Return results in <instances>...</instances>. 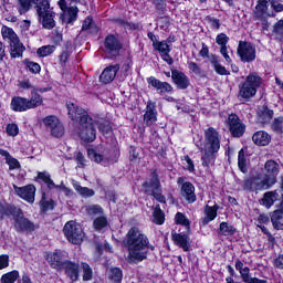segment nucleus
<instances>
[{"instance_id": "1a4fd4ad", "label": "nucleus", "mask_w": 283, "mask_h": 283, "mask_svg": "<svg viewBox=\"0 0 283 283\" xmlns=\"http://www.w3.org/2000/svg\"><path fill=\"white\" fill-rule=\"evenodd\" d=\"M123 50V43L118 36L109 34L104 40V52L111 56V59H116Z\"/></svg>"}, {"instance_id": "c9c22d12", "label": "nucleus", "mask_w": 283, "mask_h": 283, "mask_svg": "<svg viewBox=\"0 0 283 283\" xmlns=\"http://www.w3.org/2000/svg\"><path fill=\"white\" fill-rule=\"evenodd\" d=\"M108 279L114 283L123 282V270L120 268H112L108 272Z\"/></svg>"}, {"instance_id": "bb28decb", "label": "nucleus", "mask_w": 283, "mask_h": 283, "mask_svg": "<svg viewBox=\"0 0 283 283\" xmlns=\"http://www.w3.org/2000/svg\"><path fill=\"white\" fill-rule=\"evenodd\" d=\"M218 205H214L213 207L207 205L205 207V216L203 218H201V224L203 227H207V224H209V222H213L214 218H218Z\"/></svg>"}, {"instance_id": "b1692460", "label": "nucleus", "mask_w": 283, "mask_h": 283, "mask_svg": "<svg viewBox=\"0 0 283 283\" xmlns=\"http://www.w3.org/2000/svg\"><path fill=\"white\" fill-rule=\"evenodd\" d=\"M171 238L177 247H180L184 251H189L191 249V244L189 243V235L171 232Z\"/></svg>"}, {"instance_id": "f3484780", "label": "nucleus", "mask_w": 283, "mask_h": 283, "mask_svg": "<svg viewBox=\"0 0 283 283\" xmlns=\"http://www.w3.org/2000/svg\"><path fill=\"white\" fill-rule=\"evenodd\" d=\"M143 120L146 127H151V125H154L158 120L156 102H153L151 99L147 102Z\"/></svg>"}, {"instance_id": "864d4df0", "label": "nucleus", "mask_w": 283, "mask_h": 283, "mask_svg": "<svg viewBox=\"0 0 283 283\" xmlns=\"http://www.w3.org/2000/svg\"><path fill=\"white\" fill-rule=\"evenodd\" d=\"M175 219L177 224H181L182 227L189 228V219H187V217H185L182 212H178Z\"/></svg>"}, {"instance_id": "4468645a", "label": "nucleus", "mask_w": 283, "mask_h": 283, "mask_svg": "<svg viewBox=\"0 0 283 283\" xmlns=\"http://www.w3.org/2000/svg\"><path fill=\"white\" fill-rule=\"evenodd\" d=\"M237 52L243 63L255 61V46L249 42L240 41Z\"/></svg>"}, {"instance_id": "393cba45", "label": "nucleus", "mask_w": 283, "mask_h": 283, "mask_svg": "<svg viewBox=\"0 0 283 283\" xmlns=\"http://www.w3.org/2000/svg\"><path fill=\"white\" fill-rule=\"evenodd\" d=\"M11 109L13 112H28V109H30L28 98L21 97V96H14L11 99Z\"/></svg>"}, {"instance_id": "a211bd4d", "label": "nucleus", "mask_w": 283, "mask_h": 283, "mask_svg": "<svg viewBox=\"0 0 283 283\" xmlns=\"http://www.w3.org/2000/svg\"><path fill=\"white\" fill-rule=\"evenodd\" d=\"M66 109L71 120H78L81 124L83 122V118H90V115H87V112L85 109L78 107L72 102L66 103Z\"/></svg>"}, {"instance_id": "473e14b6", "label": "nucleus", "mask_w": 283, "mask_h": 283, "mask_svg": "<svg viewBox=\"0 0 283 283\" xmlns=\"http://www.w3.org/2000/svg\"><path fill=\"white\" fill-rule=\"evenodd\" d=\"M72 185H73L75 191H77V192L82 196V198H92V197H94L95 193H96V192L94 191V189H90V188H87V187H83V186H81V184H80L78 181H76V180H72Z\"/></svg>"}, {"instance_id": "2eb2a0df", "label": "nucleus", "mask_w": 283, "mask_h": 283, "mask_svg": "<svg viewBox=\"0 0 283 283\" xmlns=\"http://www.w3.org/2000/svg\"><path fill=\"white\" fill-rule=\"evenodd\" d=\"M266 175L263 179L268 182L270 187H273L277 182V174H280V164L275 160H268L264 165Z\"/></svg>"}, {"instance_id": "69168bd1", "label": "nucleus", "mask_w": 283, "mask_h": 283, "mask_svg": "<svg viewBox=\"0 0 283 283\" xmlns=\"http://www.w3.org/2000/svg\"><path fill=\"white\" fill-rule=\"evenodd\" d=\"M242 282H247L251 277V269L249 266L243 268L241 271H239Z\"/></svg>"}, {"instance_id": "20e7f679", "label": "nucleus", "mask_w": 283, "mask_h": 283, "mask_svg": "<svg viewBox=\"0 0 283 283\" xmlns=\"http://www.w3.org/2000/svg\"><path fill=\"white\" fill-rule=\"evenodd\" d=\"M262 85V77L256 72L250 73L244 82L239 84V98H244L249 101V98H253L255 94H258V88Z\"/></svg>"}, {"instance_id": "4c0bfd02", "label": "nucleus", "mask_w": 283, "mask_h": 283, "mask_svg": "<svg viewBox=\"0 0 283 283\" xmlns=\"http://www.w3.org/2000/svg\"><path fill=\"white\" fill-rule=\"evenodd\" d=\"M238 167L242 174H249V168L247 167V157L244 156V149L239 150Z\"/></svg>"}, {"instance_id": "dca6fc26", "label": "nucleus", "mask_w": 283, "mask_h": 283, "mask_svg": "<svg viewBox=\"0 0 283 283\" xmlns=\"http://www.w3.org/2000/svg\"><path fill=\"white\" fill-rule=\"evenodd\" d=\"M64 258H67V252L55 250L54 252L46 254V262H49L52 269H57V271H61V269H63V263L65 262L63 261Z\"/></svg>"}, {"instance_id": "de8ad7c7", "label": "nucleus", "mask_w": 283, "mask_h": 283, "mask_svg": "<svg viewBox=\"0 0 283 283\" xmlns=\"http://www.w3.org/2000/svg\"><path fill=\"white\" fill-rule=\"evenodd\" d=\"M154 50L159 52V54H165L167 52H171V46L167 43V41L157 42L154 46Z\"/></svg>"}, {"instance_id": "2f4dec72", "label": "nucleus", "mask_w": 283, "mask_h": 283, "mask_svg": "<svg viewBox=\"0 0 283 283\" xmlns=\"http://www.w3.org/2000/svg\"><path fill=\"white\" fill-rule=\"evenodd\" d=\"M19 208H17L14 205L10 203H1L0 202V220H3V218H14L17 211Z\"/></svg>"}, {"instance_id": "bf43d9fd", "label": "nucleus", "mask_w": 283, "mask_h": 283, "mask_svg": "<svg viewBox=\"0 0 283 283\" xmlns=\"http://www.w3.org/2000/svg\"><path fill=\"white\" fill-rule=\"evenodd\" d=\"M66 12L70 17V19H69L70 22L76 21V17L78 14V8L77 7H70V8H67Z\"/></svg>"}, {"instance_id": "f03ea898", "label": "nucleus", "mask_w": 283, "mask_h": 283, "mask_svg": "<svg viewBox=\"0 0 283 283\" xmlns=\"http://www.w3.org/2000/svg\"><path fill=\"white\" fill-rule=\"evenodd\" d=\"M220 151V134L213 127L205 132V146L201 149V160L203 167H213L216 165V154Z\"/></svg>"}, {"instance_id": "052dcab7", "label": "nucleus", "mask_w": 283, "mask_h": 283, "mask_svg": "<svg viewBox=\"0 0 283 283\" xmlns=\"http://www.w3.org/2000/svg\"><path fill=\"white\" fill-rule=\"evenodd\" d=\"M8 136H18L19 135V126L17 124H9L7 126Z\"/></svg>"}, {"instance_id": "e433bc0d", "label": "nucleus", "mask_w": 283, "mask_h": 283, "mask_svg": "<svg viewBox=\"0 0 283 283\" xmlns=\"http://www.w3.org/2000/svg\"><path fill=\"white\" fill-rule=\"evenodd\" d=\"M153 218V222H155V224H165V212L160 209V205L155 207Z\"/></svg>"}, {"instance_id": "5fc2aeb1", "label": "nucleus", "mask_w": 283, "mask_h": 283, "mask_svg": "<svg viewBox=\"0 0 283 283\" xmlns=\"http://www.w3.org/2000/svg\"><path fill=\"white\" fill-rule=\"evenodd\" d=\"M216 43L221 48H227V43H229V38L224 33H220L216 38Z\"/></svg>"}, {"instance_id": "13d9d810", "label": "nucleus", "mask_w": 283, "mask_h": 283, "mask_svg": "<svg viewBox=\"0 0 283 283\" xmlns=\"http://www.w3.org/2000/svg\"><path fill=\"white\" fill-rule=\"evenodd\" d=\"M282 0H270V6L274 12H283Z\"/></svg>"}, {"instance_id": "a878e982", "label": "nucleus", "mask_w": 283, "mask_h": 283, "mask_svg": "<svg viewBox=\"0 0 283 283\" xmlns=\"http://www.w3.org/2000/svg\"><path fill=\"white\" fill-rule=\"evenodd\" d=\"M269 3H271V0H258L253 13L254 19H264V17H269Z\"/></svg>"}, {"instance_id": "603ef678", "label": "nucleus", "mask_w": 283, "mask_h": 283, "mask_svg": "<svg viewBox=\"0 0 283 283\" xmlns=\"http://www.w3.org/2000/svg\"><path fill=\"white\" fill-rule=\"evenodd\" d=\"M86 213L88 216H101V213H103V208L98 205L88 206L86 207Z\"/></svg>"}, {"instance_id": "c756f323", "label": "nucleus", "mask_w": 283, "mask_h": 283, "mask_svg": "<svg viewBox=\"0 0 283 283\" xmlns=\"http://www.w3.org/2000/svg\"><path fill=\"white\" fill-rule=\"evenodd\" d=\"M273 120V109L262 106L258 111V123L261 125H269Z\"/></svg>"}, {"instance_id": "7ed1b4c3", "label": "nucleus", "mask_w": 283, "mask_h": 283, "mask_svg": "<svg viewBox=\"0 0 283 283\" xmlns=\"http://www.w3.org/2000/svg\"><path fill=\"white\" fill-rule=\"evenodd\" d=\"M34 10L38 12L42 28L44 30H54L56 28V21H54L56 13L50 9V2L48 0H34Z\"/></svg>"}, {"instance_id": "8fccbe9b", "label": "nucleus", "mask_w": 283, "mask_h": 283, "mask_svg": "<svg viewBox=\"0 0 283 283\" xmlns=\"http://www.w3.org/2000/svg\"><path fill=\"white\" fill-rule=\"evenodd\" d=\"M93 224L96 231H101V229H105V227H107V217H97L93 221Z\"/></svg>"}, {"instance_id": "4d7b16f0", "label": "nucleus", "mask_w": 283, "mask_h": 283, "mask_svg": "<svg viewBox=\"0 0 283 283\" xmlns=\"http://www.w3.org/2000/svg\"><path fill=\"white\" fill-rule=\"evenodd\" d=\"M273 32L276 34V36H280V39H283V20H279L274 24Z\"/></svg>"}, {"instance_id": "412c9836", "label": "nucleus", "mask_w": 283, "mask_h": 283, "mask_svg": "<svg viewBox=\"0 0 283 283\" xmlns=\"http://www.w3.org/2000/svg\"><path fill=\"white\" fill-rule=\"evenodd\" d=\"M119 70V64H114L105 67L102 74L99 75V83H103V85L112 83L114 78H116V75L118 74Z\"/></svg>"}, {"instance_id": "9b49d317", "label": "nucleus", "mask_w": 283, "mask_h": 283, "mask_svg": "<svg viewBox=\"0 0 283 283\" xmlns=\"http://www.w3.org/2000/svg\"><path fill=\"white\" fill-rule=\"evenodd\" d=\"M46 130L51 132V135L54 136V138H61L63 134H65V128L63 127V124L61 120H59V117L51 115L44 118L43 120Z\"/></svg>"}, {"instance_id": "3c124183", "label": "nucleus", "mask_w": 283, "mask_h": 283, "mask_svg": "<svg viewBox=\"0 0 283 283\" xmlns=\"http://www.w3.org/2000/svg\"><path fill=\"white\" fill-rule=\"evenodd\" d=\"M87 154H88V158H91L94 163H105V157L96 153V150L88 149Z\"/></svg>"}, {"instance_id": "72a5a7b5", "label": "nucleus", "mask_w": 283, "mask_h": 283, "mask_svg": "<svg viewBox=\"0 0 283 283\" xmlns=\"http://www.w3.org/2000/svg\"><path fill=\"white\" fill-rule=\"evenodd\" d=\"M277 193L273 191L265 192L263 198L260 200V205L265 207V209H271L275 201L277 200Z\"/></svg>"}, {"instance_id": "4be33fe9", "label": "nucleus", "mask_w": 283, "mask_h": 283, "mask_svg": "<svg viewBox=\"0 0 283 283\" xmlns=\"http://www.w3.org/2000/svg\"><path fill=\"white\" fill-rule=\"evenodd\" d=\"M80 265L76 262L65 260L61 268V271L65 272V275L72 280V282H76L78 280Z\"/></svg>"}, {"instance_id": "423d86ee", "label": "nucleus", "mask_w": 283, "mask_h": 283, "mask_svg": "<svg viewBox=\"0 0 283 283\" xmlns=\"http://www.w3.org/2000/svg\"><path fill=\"white\" fill-rule=\"evenodd\" d=\"M65 238L72 244H81L85 238V232H83V227L76 223V221H69L63 228Z\"/></svg>"}, {"instance_id": "9d476101", "label": "nucleus", "mask_w": 283, "mask_h": 283, "mask_svg": "<svg viewBox=\"0 0 283 283\" xmlns=\"http://www.w3.org/2000/svg\"><path fill=\"white\" fill-rule=\"evenodd\" d=\"M242 187L244 191H265L266 189H271L269 182L258 176L245 178Z\"/></svg>"}, {"instance_id": "0eeeda50", "label": "nucleus", "mask_w": 283, "mask_h": 283, "mask_svg": "<svg viewBox=\"0 0 283 283\" xmlns=\"http://www.w3.org/2000/svg\"><path fill=\"white\" fill-rule=\"evenodd\" d=\"M13 228L18 233L36 231V224L30 221V219L25 218L23 214V210L18 208L15 214L13 216Z\"/></svg>"}, {"instance_id": "39448f33", "label": "nucleus", "mask_w": 283, "mask_h": 283, "mask_svg": "<svg viewBox=\"0 0 283 283\" xmlns=\"http://www.w3.org/2000/svg\"><path fill=\"white\" fill-rule=\"evenodd\" d=\"M2 38L4 41L8 39L10 45V56L11 59H21L23 56V52H25V46L19 40V35L14 32V30L6 27L2 29Z\"/></svg>"}, {"instance_id": "aec40b11", "label": "nucleus", "mask_w": 283, "mask_h": 283, "mask_svg": "<svg viewBox=\"0 0 283 283\" xmlns=\"http://www.w3.org/2000/svg\"><path fill=\"white\" fill-rule=\"evenodd\" d=\"M14 189L17 195L20 196L22 200H25L30 205H33L34 196L36 193V187H34V185H28L24 187L14 186Z\"/></svg>"}, {"instance_id": "338daca9", "label": "nucleus", "mask_w": 283, "mask_h": 283, "mask_svg": "<svg viewBox=\"0 0 283 283\" xmlns=\"http://www.w3.org/2000/svg\"><path fill=\"white\" fill-rule=\"evenodd\" d=\"M98 130L102 134H109L112 132V126L109 124L102 123L98 125Z\"/></svg>"}, {"instance_id": "6e6d98bb", "label": "nucleus", "mask_w": 283, "mask_h": 283, "mask_svg": "<svg viewBox=\"0 0 283 283\" xmlns=\"http://www.w3.org/2000/svg\"><path fill=\"white\" fill-rule=\"evenodd\" d=\"M27 67L29 69V72H32V74H39L41 72V65L36 62L27 61Z\"/></svg>"}, {"instance_id": "f704fd0d", "label": "nucleus", "mask_w": 283, "mask_h": 283, "mask_svg": "<svg viewBox=\"0 0 283 283\" xmlns=\"http://www.w3.org/2000/svg\"><path fill=\"white\" fill-rule=\"evenodd\" d=\"M29 109H36V107H41L43 105V96L38 94L36 91L31 92V97L28 99Z\"/></svg>"}, {"instance_id": "09e8293b", "label": "nucleus", "mask_w": 283, "mask_h": 283, "mask_svg": "<svg viewBox=\"0 0 283 283\" xmlns=\"http://www.w3.org/2000/svg\"><path fill=\"white\" fill-rule=\"evenodd\" d=\"M40 205L42 207V211H52V209H54V200H45V193L42 195Z\"/></svg>"}, {"instance_id": "ea45409f", "label": "nucleus", "mask_w": 283, "mask_h": 283, "mask_svg": "<svg viewBox=\"0 0 283 283\" xmlns=\"http://www.w3.org/2000/svg\"><path fill=\"white\" fill-rule=\"evenodd\" d=\"M149 186L151 187L153 191H158V189H160V179H158V172L153 171L150 182H144L143 185V187Z\"/></svg>"}, {"instance_id": "774afa93", "label": "nucleus", "mask_w": 283, "mask_h": 283, "mask_svg": "<svg viewBox=\"0 0 283 283\" xmlns=\"http://www.w3.org/2000/svg\"><path fill=\"white\" fill-rule=\"evenodd\" d=\"M273 265L275 269L283 271V254H280L276 259H274Z\"/></svg>"}, {"instance_id": "5701e85b", "label": "nucleus", "mask_w": 283, "mask_h": 283, "mask_svg": "<svg viewBox=\"0 0 283 283\" xmlns=\"http://www.w3.org/2000/svg\"><path fill=\"white\" fill-rule=\"evenodd\" d=\"M171 80L175 85H177L178 90H187L191 82L189 81V76L181 71L172 70L171 71Z\"/></svg>"}, {"instance_id": "6e6552de", "label": "nucleus", "mask_w": 283, "mask_h": 283, "mask_svg": "<svg viewBox=\"0 0 283 283\" xmlns=\"http://www.w3.org/2000/svg\"><path fill=\"white\" fill-rule=\"evenodd\" d=\"M78 136L84 143H94L96 140V128H94V119L92 117H83L78 126Z\"/></svg>"}, {"instance_id": "680f3d73", "label": "nucleus", "mask_w": 283, "mask_h": 283, "mask_svg": "<svg viewBox=\"0 0 283 283\" xmlns=\"http://www.w3.org/2000/svg\"><path fill=\"white\" fill-rule=\"evenodd\" d=\"M82 30L92 32L94 30V22H92V18H86L82 24Z\"/></svg>"}, {"instance_id": "7c9ffc66", "label": "nucleus", "mask_w": 283, "mask_h": 283, "mask_svg": "<svg viewBox=\"0 0 283 283\" xmlns=\"http://www.w3.org/2000/svg\"><path fill=\"white\" fill-rule=\"evenodd\" d=\"M0 156L4 158L10 171H14V169H21V163H19V159L12 157L8 150L0 148Z\"/></svg>"}, {"instance_id": "37998d69", "label": "nucleus", "mask_w": 283, "mask_h": 283, "mask_svg": "<svg viewBox=\"0 0 283 283\" xmlns=\"http://www.w3.org/2000/svg\"><path fill=\"white\" fill-rule=\"evenodd\" d=\"M17 280H19V271L14 270L3 274L1 277V283H14Z\"/></svg>"}, {"instance_id": "c85d7f7f", "label": "nucleus", "mask_w": 283, "mask_h": 283, "mask_svg": "<svg viewBox=\"0 0 283 283\" xmlns=\"http://www.w3.org/2000/svg\"><path fill=\"white\" fill-rule=\"evenodd\" d=\"M252 142L259 147H266L271 143V135L264 130H259L253 134Z\"/></svg>"}, {"instance_id": "c03bdc74", "label": "nucleus", "mask_w": 283, "mask_h": 283, "mask_svg": "<svg viewBox=\"0 0 283 283\" xmlns=\"http://www.w3.org/2000/svg\"><path fill=\"white\" fill-rule=\"evenodd\" d=\"M211 63L217 74H220V76H229V74H231V72H229L227 67L222 66V64L218 62V60H212Z\"/></svg>"}, {"instance_id": "a19ab883", "label": "nucleus", "mask_w": 283, "mask_h": 283, "mask_svg": "<svg viewBox=\"0 0 283 283\" xmlns=\"http://www.w3.org/2000/svg\"><path fill=\"white\" fill-rule=\"evenodd\" d=\"M56 50V45H44L38 49L36 54L40 57L50 56V54H54Z\"/></svg>"}, {"instance_id": "58836bf2", "label": "nucleus", "mask_w": 283, "mask_h": 283, "mask_svg": "<svg viewBox=\"0 0 283 283\" xmlns=\"http://www.w3.org/2000/svg\"><path fill=\"white\" fill-rule=\"evenodd\" d=\"M218 233H220V235H233L235 233V228L227 222H221Z\"/></svg>"}, {"instance_id": "f8f14e48", "label": "nucleus", "mask_w": 283, "mask_h": 283, "mask_svg": "<svg viewBox=\"0 0 283 283\" xmlns=\"http://www.w3.org/2000/svg\"><path fill=\"white\" fill-rule=\"evenodd\" d=\"M177 184L181 186L180 193L189 205L196 202V187L190 181H185V177H179Z\"/></svg>"}, {"instance_id": "49530a36", "label": "nucleus", "mask_w": 283, "mask_h": 283, "mask_svg": "<svg viewBox=\"0 0 283 283\" xmlns=\"http://www.w3.org/2000/svg\"><path fill=\"white\" fill-rule=\"evenodd\" d=\"M82 270H83L84 282H90V280H92V277L94 276V272L92 271V268L87 263H82Z\"/></svg>"}, {"instance_id": "ddd939ff", "label": "nucleus", "mask_w": 283, "mask_h": 283, "mask_svg": "<svg viewBox=\"0 0 283 283\" xmlns=\"http://www.w3.org/2000/svg\"><path fill=\"white\" fill-rule=\"evenodd\" d=\"M230 133L234 138H242L247 132V125L242 123V119L235 114H231L228 117Z\"/></svg>"}, {"instance_id": "f257e3e1", "label": "nucleus", "mask_w": 283, "mask_h": 283, "mask_svg": "<svg viewBox=\"0 0 283 283\" xmlns=\"http://www.w3.org/2000/svg\"><path fill=\"white\" fill-rule=\"evenodd\" d=\"M125 242L128 249V260L133 262L147 260L149 249L154 251V245L149 244V238L136 227L129 229Z\"/></svg>"}, {"instance_id": "79ce46f5", "label": "nucleus", "mask_w": 283, "mask_h": 283, "mask_svg": "<svg viewBox=\"0 0 283 283\" xmlns=\"http://www.w3.org/2000/svg\"><path fill=\"white\" fill-rule=\"evenodd\" d=\"M188 70L193 72L197 76H200V78H205V76H207V73L196 62H188Z\"/></svg>"}, {"instance_id": "e2e57ef3", "label": "nucleus", "mask_w": 283, "mask_h": 283, "mask_svg": "<svg viewBox=\"0 0 283 283\" xmlns=\"http://www.w3.org/2000/svg\"><path fill=\"white\" fill-rule=\"evenodd\" d=\"M10 266V256L8 254L0 255V271Z\"/></svg>"}, {"instance_id": "cd10ccee", "label": "nucleus", "mask_w": 283, "mask_h": 283, "mask_svg": "<svg viewBox=\"0 0 283 283\" xmlns=\"http://www.w3.org/2000/svg\"><path fill=\"white\" fill-rule=\"evenodd\" d=\"M270 218L273 229L276 231H283V207L271 212Z\"/></svg>"}, {"instance_id": "0e129e2a", "label": "nucleus", "mask_w": 283, "mask_h": 283, "mask_svg": "<svg viewBox=\"0 0 283 283\" xmlns=\"http://www.w3.org/2000/svg\"><path fill=\"white\" fill-rule=\"evenodd\" d=\"M151 196H154V198H155V200H157V202H161V203L167 202L165 196H163V192H160V189L153 190Z\"/></svg>"}, {"instance_id": "a18cd8bd", "label": "nucleus", "mask_w": 283, "mask_h": 283, "mask_svg": "<svg viewBox=\"0 0 283 283\" xmlns=\"http://www.w3.org/2000/svg\"><path fill=\"white\" fill-rule=\"evenodd\" d=\"M272 132L275 134H283V117H276L271 124Z\"/></svg>"}, {"instance_id": "6ab92c4d", "label": "nucleus", "mask_w": 283, "mask_h": 283, "mask_svg": "<svg viewBox=\"0 0 283 283\" xmlns=\"http://www.w3.org/2000/svg\"><path fill=\"white\" fill-rule=\"evenodd\" d=\"M148 85H151V87L156 88V92L163 96V94H170V92H174V86L169 84L168 82H161L160 80L150 76L147 78Z\"/></svg>"}]
</instances>
